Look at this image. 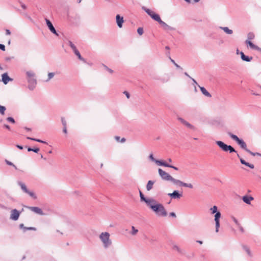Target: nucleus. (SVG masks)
I'll return each mask as SVG.
<instances>
[{
  "label": "nucleus",
  "instance_id": "f257e3e1",
  "mask_svg": "<svg viewBox=\"0 0 261 261\" xmlns=\"http://www.w3.org/2000/svg\"><path fill=\"white\" fill-rule=\"evenodd\" d=\"M142 9L148 15H149L152 19L158 21L162 26L164 30H174V29L169 25H168L166 23L162 21L160 17V16L155 13L153 11L151 10L146 8L145 7H142Z\"/></svg>",
  "mask_w": 261,
  "mask_h": 261
},
{
  "label": "nucleus",
  "instance_id": "f03ea898",
  "mask_svg": "<svg viewBox=\"0 0 261 261\" xmlns=\"http://www.w3.org/2000/svg\"><path fill=\"white\" fill-rule=\"evenodd\" d=\"M210 211H211V213L212 214H215V216H214L215 217L214 221L215 222V224H216V232H218L219 231V229L220 226V219L221 216V213L220 212L218 211V207L216 205H214L213 207H212L210 209Z\"/></svg>",
  "mask_w": 261,
  "mask_h": 261
},
{
  "label": "nucleus",
  "instance_id": "7ed1b4c3",
  "mask_svg": "<svg viewBox=\"0 0 261 261\" xmlns=\"http://www.w3.org/2000/svg\"><path fill=\"white\" fill-rule=\"evenodd\" d=\"M151 210L159 217H166L167 216V213L164 205L159 202L153 206V209Z\"/></svg>",
  "mask_w": 261,
  "mask_h": 261
},
{
  "label": "nucleus",
  "instance_id": "20e7f679",
  "mask_svg": "<svg viewBox=\"0 0 261 261\" xmlns=\"http://www.w3.org/2000/svg\"><path fill=\"white\" fill-rule=\"evenodd\" d=\"M110 234L108 232H101L99 235V239L102 242L104 248H107L112 244V241L110 238Z\"/></svg>",
  "mask_w": 261,
  "mask_h": 261
},
{
  "label": "nucleus",
  "instance_id": "39448f33",
  "mask_svg": "<svg viewBox=\"0 0 261 261\" xmlns=\"http://www.w3.org/2000/svg\"><path fill=\"white\" fill-rule=\"evenodd\" d=\"M216 144L224 151L229 153L236 152V150L231 146L228 145L221 141H217Z\"/></svg>",
  "mask_w": 261,
  "mask_h": 261
},
{
  "label": "nucleus",
  "instance_id": "423d86ee",
  "mask_svg": "<svg viewBox=\"0 0 261 261\" xmlns=\"http://www.w3.org/2000/svg\"><path fill=\"white\" fill-rule=\"evenodd\" d=\"M228 135L232 139L236 141L242 148L246 151L248 149L246 143L243 140L239 139L236 135L230 132L228 133Z\"/></svg>",
  "mask_w": 261,
  "mask_h": 261
},
{
  "label": "nucleus",
  "instance_id": "0eeeda50",
  "mask_svg": "<svg viewBox=\"0 0 261 261\" xmlns=\"http://www.w3.org/2000/svg\"><path fill=\"white\" fill-rule=\"evenodd\" d=\"M170 181H171L173 184H174L175 185H178L179 186H183V187H187V188H189L190 189H192L193 188V186L191 184H187V183L184 182L180 181V180L176 179L173 177H172Z\"/></svg>",
  "mask_w": 261,
  "mask_h": 261
},
{
  "label": "nucleus",
  "instance_id": "6e6552de",
  "mask_svg": "<svg viewBox=\"0 0 261 261\" xmlns=\"http://www.w3.org/2000/svg\"><path fill=\"white\" fill-rule=\"evenodd\" d=\"M158 172L160 176L163 180L170 181L172 177L169 173L161 169H159Z\"/></svg>",
  "mask_w": 261,
  "mask_h": 261
},
{
  "label": "nucleus",
  "instance_id": "1a4fd4ad",
  "mask_svg": "<svg viewBox=\"0 0 261 261\" xmlns=\"http://www.w3.org/2000/svg\"><path fill=\"white\" fill-rule=\"evenodd\" d=\"M145 203L147 206L152 210L153 209V206H154L159 202L152 198H148L145 201Z\"/></svg>",
  "mask_w": 261,
  "mask_h": 261
},
{
  "label": "nucleus",
  "instance_id": "9d476101",
  "mask_svg": "<svg viewBox=\"0 0 261 261\" xmlns=\"http://www.w3.org/2000/svg\"><path fill=\"white\" fill-rule=\"evenodd\" d=\"M45 20L46 23V25L48 27L49 30L50 31V32L57 36H58L59 34L57 32L56 29H55L54 27L53 26L52 23L50 21V20H49L47 18H45Z\"/></svg>",
  "mask_w": 261,
  "mask_h": 261
},
{
  "label": "nucleus",
  "instance_id": "9b49d317",
  "mask_svg": "<svg viewBox=\"0 0 261 261\" xmlns=\"http://www.w3.org/2000/svg\"><path fill=\"white\" fill-rule=\"evenodd\" d=\"M28 209L34 212L35 214L40 215H44V213L41 208L37 206H29L28 207Z\"/></svg>",
  "mask_w": 261,
  "mask_h": 261
},
{
  "label": "nucleus",
  "instance_id": "f8f14e48",
  "mask_svg": "<svg viewBox=\"0 0 261 261\" xmlns=\"http://www.w3.org/2000/svg\"><path fill=\"white\" fill-rule=\"evenodd\" d=\"M19 215L20 213L16 209H14L11 211L10 219L16 221L18 219Z\"/></svg>",
  "mask_w": 261,
  "mask_h": 261
},
{
  "label": "nucleus",
  "instance_id": "ddd939ff",
  "mask_svg": "<svg viewBox=\"0 0 261 261\" xmlns=\"http://www.w3.org/2000/svg\"><path fill=\"white\" fill-rule=\"evenodd\" d=\"M168 196L172 199H180L182 197V194L178 193L177 191H174L172 193H169Z\"/></svg>",
  "mask_w": 261,
  "mask_h": 261
},
{
  "label": "nucleus",
  "instance_id": "4468645a",
  "mask_svg": "<svg viewBox=\"0 0 261 261\" xmlns=\"http://www.w3.org/2000/svg\"><path fill=\"white\" fill-rule=\"evenodd\" d=\"M2 80L5 84H7L10 81H12L13 79L10 78L7 73H4L2 75Z\"/></svg>",
  "mask_w": 261,
  "mask_h": 261
},
{
  "label": "nucleus",
  "instance_id": "2eb2a0df",
  "mask_svg": "<svg viewBox=\"0 0 261 261\" xmlns=\"http://www.w3.org/2000/svg\"><path fill=\"white\" fill-rule=\"evenodd\" d=\"M116 19L118 27L119 28H121L122 27L123 23L124 22L123 17L118 14L116 16Z\"/></svg>",
  "mask_w": 261,
  "mask_h": 261
},
{
  "label": "nucleus",
  "instance_id": "dca6fc26",
  "mask_svg": "<svg viewBox=\"0 0 261 261\" xmlns=\"http://www.w3.org/2000/svg\"><path fill=\"white\" fill-rule=\"evenodd\" d=\"M28 82L29 83V88L31 90H33L36 84V80L34 77L29 79Z\"/></svg>",
  "mask_w": 261,
  "mask_h": 261
},
{
  "label": "nucleus",
  "instance_id": "f3484780",
  "mask_svg": "<svg viewBox=\"0 0 261 261\" xmlns=\"http://www.w3.org/2000/svg\"><path fill=\"white\" fill-rule=\"evenodd\" d=\"M237 156L238 158L240 159V162L241 163V164H242L247 167H249L251 169H253L254 168V166L253 164H251L248 162H246L244 160H243L242 158H241V156H240V155L239 154H237Z\"/></svg>",
  "mask_w": 261,
  "mask_h": 261
},
{
  "label": "nucleus",
  "instance_id": "a211bd4d",
  "mask_svg": "<svg viewBox=\"0 0 261 261\" xmlns=\"http://www.w3.org/2000/svg\"><path fill=\"white\" fill-rule=\"evenodd\" d=\"M243 250L246 253L248 256L249 257H252L253 256V253L251 251L250 248L246 245H243L242 246Z\"/></svg>",
  "mask_w": 261,
  "mask_h": 261
},
{
  "label": "nucleus",
  "instance_id": "6ab92c4d",
  "mask_svg": "<svg viewBox=\"0 0 261 261\" xmlns=\"http://www.w3.org/2000/svg\"><path fill=\"white\" fill-rule=\"evenodd\" d=\"M178 120L181 122V123H182L183 124H184L187 127H188V128H189L190 129H194V126H193L192 124L189 123L188 122H187L186 120H185L184 119H182L181 118H179Z\"/></svg>",
  "mask_w": 261,
  "mask_h": 261
},
{
  "label": "nucleus",
  "instance_id": "aec40b11",
  "mask_svg": "<svg viewBox=\"0 0 261 261\" xmlns=\"http://www.w3.org/2000/svg\"><path fill=\"white\" fill-rule=\"evenodd\" d=\"M149 158L150 160H151L152 161L155 162L159 166H163L164 164V162L162 161L157 160L155 159L153 157V155L152 154H150L149 156Z\"/></svg>",
  "mask_w": 261,
  "mask_h": 261
},
{
  "label": "nucleus",
  "instance_id": "412c9836",
  "mask_svg": "<svg viewBox=\"0 0 261 261\" xmlns=\"http://www.w3.org/2000/svg\"><path fill=\"white\" fill-rule=\"evenodd\" d=\"M242 200L246 204H250L251 201L253 200V198L252 196L245 195L242 197Z\"/></svg>",
  "mask_w": 261,
  "mask_h": 261
},
{
  "label": "nucleus",
  "instance_id": "4be33fe9",
  "mask_svg": "<svg viewBox=\"0 0 261 261\" xmlns=\"http://www.w3.org/2000/svg\"><path fill=\"white\" fill-rule=\"evenodd\" d=\"M199 87L202 92V93L207 97H211V94L206 90V89L203 87L199 86Z\"/></svg>",
  "mask_w": 261,
  "mask_h": 261
},
{
  "label": "nucleus",
  "instance_id": "5701e85b",
  "mask_svg": "<svg viewBox=\"0 0 261 261\" xmlns=\"http://www.w3.org/2000/svg\"><path fill=\"white\" fill-rule=\"evenodd\" d=\"M246 43L248 45L250 48H252V49H256V50H259V48L256 46L255 45L253 44L251 41L250 40H246V41H245Z\"/></svg>",
  "mask_w": 261,
  "mask_h": 261
},
{
  "label": "nucleus",
  "instance_id": "b1692460",
  "mask_svg": "<svg viewBox=\"0 0 261 261\" xmlns=\"http://www.w3.org/2000/svg\"><path fill=\"white\" fill-rule=\"evenodd\" d=\"M220 29L222 30L227 34L231 35L233 33V31L231 29H229L228 27H220Z\"/></svg>",
  "mask_w": 261,
  "mask_h": 261
},
{
  "label": "nucleus",
  "instance_id": "393cba45",
  "mask_svg": "<svg viewBox=\"0 0 261 261\" xmlns=\"http://www.w3.org/2000/svg\"><path fill=\"white\" fill-rule=\"evenodd\" d=\"M240 55H241V59L243 60V61H246V62H250L252 58V57H249L248 56H246L244 55V54L243 53V52H241L240 53Z\"/></svg>",
  "mask_w": 261,
  "mask_h": 261
},
{
  "label": "nucleus",
  "instance_id": "a878e982",
  "mask_svg": "<svg viewBox=\"0 0 261 261\" xmlns=\"http://www.w3.org/2000/svg\"><path fill=\"white\" fill-rule=\"evenodd\" d=\"M154 182L152 180H149L146 185V190L148 191L151 190L153 188V185Z\"/></svg>",
  "mask_w": 261,
  "mask_h": 261
},
{
  "label": "nucleus",
  "instance_id": "bb28decb",
  "mask_svg": "<svg viewBox=\"0 0 261 261\" xmlns=\"http://www.w3.org/2000/svg\"><path fill=\"white\" fill-rule=\"evenodd\" d=\"M18 185L20 186L21 189L24 192H25V193L28 192V189H27V186L24 183L20 181H18Z\"/></svg>",
  "mask_w": 261,
  "mask_h": 261
},
{
  "label": "nucleus",
  "instance_id": "cd10ccee",
  "mask_svg": "<svg viewBox=\"0 0 261 261\" xmlns=\"http://www.w3.org/2000/svg\"><path fill=\"white\" fill-rule=\"evenodd\" d=\"M26 74L27 75L28 79L33 78L35 76L34 73L32 71H27L26 72Z\"/></svg>",
  "mask_w": 261,
  "mask_h": 261
},
{
  "label": "nucleus",
  "instance_id": "c85d7f7f",
  "mask_svg": "<svg viewBox=\"0 0 261 261\" xmlns=\"http://www.w3.org/2000/svg\"><path fill=\"white\" fill-rule=\"evenodd\" d=\"M68 44L70 46V47L72 48V49L73 50V51L74 52H75L76 50H77L76 46L71 41H68Z\"/></svg>",
  "mask_w": 261,
  "mask_h": 261
},
{
  "label": "nucleus",
  "instance_id": "c756f323",
  "mask_svg": "<svg viewBox=\"0 0 261 261\" xmlns=\"http://www.w3.org/2000/svg\"><path fill=\"white\" fill-rule=\"evenodd\" d=\"M27 138L28 139L33 140V141H35L38 142H40V143H42L47 144V143L46 142H45L44 141H42V140H41L40 139L33 138H31V137H28Z\"/></svg>",
  "mask_w": 261,
  "mask_h": 261
},
{
  "label": "nucleus",
  "instance_id": "7c9ffc66",
  "mask_svg": "<svg viewBox=\"0 0 261 261\" xmlns=\"http://www.w3.org/2000/svg\"><path fill=\"white\" fill-rule=\"evenodd\" d=\"M28 195H29L31 197H32L33 199H36L37 196L36 194L32 191H28V192L26 193Z\"/></svg>",
  "mask_w": 261,
  "mask_h": 261
},
{
  "label": "nucleus",
  "instance_id": "2f4dec72",
  "mask_svg": "<svg viewBox=\"0 0 261 261\" xmlns=\"http://www.w3.org/2000/svg\"><path fill=\"white\" fill-rule=\"evenodd\" d=\"M6 108L5 106L0 105V114L2 115H5Z\"/></svg>",
  "mask_w": 261,
  "mask_h": 261
},
{
  "label": "nucleus",
  "instance_id": "473e14b6",
  "mask_svg": "<svg viewBox=\"0 0 261 261\" xmlns=\"http://www.w3.org/2000/svg\"><path fill=\"white\" fill-rule=\"evenodd\" d=\"M138 232V230L136 229L134 226H132V231L130 232L131 234L133 236H135Z\"/></svg>",
  "mask_w": 261,
  "mask_h": 261
},
{
  "label": "nucleus",
  "instance_id": "72a5a7b5",
  "mask_svg": "<svg viewBox=\"0 0 261 261\" xmlns=\"http://www.w3.org/2000/svg\"><path fill=\"white\" fill-rule=\"evenodd\" d=\"M164 165H163V166L167 167H170V168L174 169L175 170H178V168L177 167L172 166V165H170L165 162L164 163Z\"/></svg>",
  "mask_w": 261,
  "mask_h": 261
},
{
  "label": "nucleus",
  "instance_id": "f704fd0d",
  "mask_svg": "<svg viewBox=\"0 0 261 261\" xmlns=\"http://www.w3.org/2000/svg\"><path fill=\"white\" fill-rule=\"evenodd\" d=\"M246 151L247 152H248L249 153H250V154H251L252 155H253V156L258 155V156H261V154L260 153H258V152L254 153V152L251 151L248 149L246 150Z\"/></svg>",
  "mask_w": 261,
  "mask_h": 261
},
{
  "label": "nucleus",
  "instance_id": "c9c22d12",
  "mask_svg": "<svg viewBox=\"0 0 261 261\" xmlns=\"http://www.w3.org/2000/svg\"><path fill=\"white\" fill-rule=\"evenodd\" d=\"M55 75L54 72H49L48 73V79L46 80V82H48Z\"/></svg>",
  "mask_w": 261,
  "mask_h": 261
},
{
  "label": "nucleus",
  "instance_id": "e433bc0d",
  "mask_svg": "<svg viewBox=\"0 0 261 261\" xmlns=\"http://www.w3.org/2000/svg\"><path fill=\"white\" fill-rule=\"evenodd\" d=\"M74 54L77 56L78 58L80 60H82V61H83L84 59L82 57L80 52L78 51V50H76L75 52H74Z\"/></svg>",
  "mask_w": 261,
  "mask_h": 261
},
{
  "label": "nucleus",
  "instance_id": "4c0bfd02",
  "mask_svg": "<svg viewBox=\"0 0 261 261\" xmlns=\"http://www.w3.org/2000/svg\"><path fill=\"white\" fill-rule=\"evenodd\" d=\"M247 40H250L254 38V35L252 33H249L247 36Z\"/></svg>",
  "mask_w": 261,
  "mask_h": 261
},
{
  "label": "nucleus",
  "instance_id": "58836bf2",
  "mask_svg": "<svg viewBox=\"0 0 261 261\" xmlns=\"http://www.w3.org/2000/svg\"><path fill=\"white\" fill-rule=\"evenodd\" d=\"M140 199L141 200V201H143L144 202H145V201L147 200V198H145L143 194H142V193L140 191Z\"/></svg>",
  "mask_w": 261,
  "mask_h": 261
},
{
  "label": "nucleus",
  "instance_id": "ea45409f",
  "mask_svg": "<svg viewBox=\"0 0 261 261\" xmlns=\"http://www.w3.org/2000/svg\"><path fill=\"white\" fill-rule=\"evenodd\" d=\"M5 162H6V164L7 165H10V166H12L13 167H14L15 169H17L16 166L14 164H13L12 162L8 161L7 160L5 161Z\"/></svg>",
  "mask_w": 261,
  "mask_h": 261
},
{
  "label": "nucleus",
  "instance_id": "a19ab883",
  "mask_svg": "<svg viewBox=\"0 0 261 261\" xmlns=\"http://www.w3.org/2000/svg\"><path fill=\"white\" fill-rule=\"evenodd\" d=\"M6 120L10 122V123H15V120L14 119V118H13L12 117H8Z\"/></svg>",
  "mask_w": 261,
  "mask_h": 261
},
{
  "label": "nucleus",
  "instance_id": "79ce46f5",
  "mask_svg": "<svg viewBox=\"0 0 261 261\" xmlns=\"http://www.w3.org/2000/svg\"><path fill=\"white\" fill-rule=\"evenodd\" d=\"M137 32L139 34V35H142L143 34V29L142 28H139L138 29H137Z\"/></svg>",
  "mask_w": 261,
  "mask_h": 261
},
{
  "label": "nucleus",
  "instance_id": "37998d69",
  "mask_svg": "<svg viewBox=\"0 0 261 261\" xmlns=\"http://www.w3.org/2000/svg\"><path fill=\"white\" fill-rule=\"evenodd\" d=\"M231 219L237 226H240V223L235 217H231Z\"/></svg>",
  "mask_w": 261,
  "mask_h": 261
},
{
  "label": "nucleus",
  "instance_id": "c03bdc74",
  "mask_svg": "<svg viewBox=\"0 0 261 261\" xmlns=\"http://www.w3.org/2000/svg\"><path fill=\"white\" fill-rule=\"evenodd\" d=\"M170 60L171 61L172 63H173L174 64V65L178 68H180V69H182L180 66H179L177 64H176L175 63V62L174 61V60H173V59H172L171 58H170Z\"/></svg>",
  "mask_w": 261,
  "mask_h": 261
},
{
  "label": "nucleus",
  "instance_id": "a18cd8bd",
  "mask_svg": "<svg viewBox=\"0 0 261 261\" xmlns=\"http://www.w3.org/2000/svg\"><path fill=\"white\" fill-rule=\"evenodd\" d=\"M24 229L25 230H36V228L35 227H24Z\"/></svg>",
  "mask_w": 261,
  "mask_h": 261
},
{
  "label": "nucleus",
  "instance_id": "49530a36",
  "mask_svg": "<svg viewBox=\"0 0 261 261\" xmlns=\"http://www.w3.org/2000/svg\"><path fill=\"white\" fill-rule=\"evenodd\" d=\"M61 121L64 127L66 126L67 123L64 118H62Z\"/></svg>",
  "mask_w": 261,
  "mask_h": 261
},
{
  "label": "nucleus",
  "instance_id": "de8ad7c7",
  "mask_svg": "<svg viewBox=\"0 0 261 261\" xmlns=\"http://www.w3.org/2000/svg\"><path fill=\"white\" fill-rule=\"evenodd\" d=\"M0 49L5 51V46L4 44H0Z\"/></svg>",
  "mask_w": 261,
  "mask_h": 261
},
{
  "label": "nucleus",
  "instance_id": "09e8293b",
  "mask_svg": "<svg viewBox=\"0 0 261 261\" xmlns=\"http://www.w3.org/2000/svg\"><path fill=\"white\" fill-rule=\"evenodd\" d=\"M123 93L125 95L127 98H129L130 97V95L129 93L126 91H124Z\"/></svg>",
  "mask_w": 261,
  "mask_h": 261
},
{
  "label": "nucleus",
  "instance_id": "8fccbe9b",
  "mask_svg": "<svg viewBox=\"0 0 261 261\" xmlns=\"http://www.w3.org/2000/svg\"><path fill=\"white\" fill-rule=\"evenodd\" d=\"M170 216L175 218L176 217V214L174 212H171L169 214Z\"/></svg>",
  "mask_w": 261,
  "mask_h": 261
},
{
  "label": "nucleus",
  "instance_id": "3c124183",
  "mask_svg": "<svg viewBox=\"0 0 261 261\" xmlns=\"http://www.w3.org/2000/svg\"><path fill=\"white\" fill-rule=\"evenodd\" d=\"M39 151V148H33L32 149V151H34L36 153H38V151Z\"/></svg>",
  "mask_w": 261,
  "mask_h": 261
},
{
  "label": "nucleus",
  "instance_id": "603ef678",
  "mask_svg": "<svg viewBox=\"0 0 261 261\" xmlns=\"http://www.w3.org/2000/svg\"><path fill=\"white\" fill-rule=\"evenodd\" d=\"M6 34L7 35H10L11 34V32L9 30L6 29Z\"/></svg>",
  "mask_w": 261,
  "mask_h": 261
},
{
  "label": "nucleus",
  "instance_id": "864d4df0",
  "mask_svg": "<svg viewBox=\"0 0 261 261\" xmlns=\"http://www.w3.org/2000/svg\"><path fill=\"white\" fill-rule=\"evenodd\" d=\"M21 6L24 10L27 9V6L23 3H21Z\"/></svg>",
  "mask_w": 261,
  "mask_h": 261
},
{
  "label": "nucleus",
  "instance_id": "5fc2aeb1",
  "mask_svg": "<svg viewBox=\"0 0 261 261\" xmlns=\"http://www.w3.org/2000/svg\"><path fill=\"white\" fill-rule=\"evenodd\" d=\"M106 69L110 73H112L113 72V71L112 69L108 68L107 67H106Z\"/></svg>",
  "mask_w": 261,
  "mask_h": 261
},
{
  "label": "nucleus",
  "instance_id": "6e6d98bb",
  "mask_svg": "<svg viewBox=\"0 0 261 261\" xmlns=\"http://www.w3.org/2000/svg\"><path fill=\"white\" fill-rule=\"evenodd\" d=\"M4 126L6 128H7V129H9V130H10V126H9L8 125H7V124H4Z\"/></svg>",
  "mask_w": 261,
  "mask_h": 261
},
{
  "label": "nucleus",
  "instance_id": "4d7b16f0",
  "mask_svg": "<svg viewBox=\"0 0 261 261\" xmlns=\"http://www.w3.org/2000/svg\"><path fill=\"white\" fill-rule=\"evenodd\" d=\"M63 131V132H64V133H65V134H66V133H67V126H65V127H64Z\"/></svg>",
  "mask_w": 261,
  "mask_h": 261
},
{
  "label": "nucleus",
  "instance_id": "13d9d810",
  "mask_svg": "<svg viewBox=\"0 0 261 261\" xmlns=\"http://www.w3.org/2000/svg\"><path fill=\"white\" fill-rule=\"evenodd\" d=\"M239 228H240V230L242 231V232H244V229L241 226V225L240 224V226H238Z\"/></svg>",
  "mask_w": 261,
  "mask_h": 261
},
{
  "label": "nucleus",
  "instance_id": "bf43d9fd",
  "mask_svg": "<svg viewBox=\"0 0 261 261\" xmlns=\"http://www.w3.org/2000/svg\"><path fill=\"white\" fill-rule=\"evenodd\" d=\"M16 147L20 149H23V147L22 146H21V145H17Z\"/></svg>",
  "mask_w": 261,
  "mask_h": 261
},
{
  "label": "nucleus",
  "instance_id": "052dcab7",
  "mask_svg": "<svg viewBox=\"0 0 261 261\" xmlns=\"http://www.w3.org/2000/svg\"><path fill=\"white\" fill-rule=\"evenodd\" d=\"M115 138L117 141L119 142L120 141V137L116 136Z\"/></svg>",
  "mask_w": 261,
  "mask_h": 261
},
{
  "label": "nucleus",
  "instance_id": "680f3d73",
  "mask_svg": "<svg viewBox=\"0 0 261 261\" xmlns=\"http://www.w3.org/2000/svg\"><path fill=\"white\" fill-rule=\"evenodd\" d=\"M126 139L124 138H123L121 139L120 142L123 143L125 141Z\"/></svg>",
  "mask_w": 261,
  "mask_h": 261
},
{
  "label": "nucleus",
  "instance_id": "e2e57ef3",
  "mask_svg": "<svg viewBox=\"0 0 261 261\" xmlns=\"http://www.w3.org/2000/svg\"><path fill=\"white\" fill-rule=\"evenodd\" d=\"M192 79V80L193 81V82H194V83L196 85H197V83L196 82V81L193 78H191Z\"/></svg>",
  "mask_w": 261,
  "mask_h": 261
},
{
  "label": "nucleus",
  "instance_id": "0e129e2a",
  "mask_svg": "<svg viewBox=\"0 0 261 261\" xmlns=\"http://www.w3.org/2000/svg\"><path fill=\"white\" fill-rule=\"evenodd\" d=\"M19 227H20V228H23V229H24V227H25L24 226V225H23V224H20Z\"/></svg>",
  "mask_w": 261,
  "mask_h": 261
},
{
  "label": "nucleus",
  "instance_id": "69168bd1",
  "mask_svg": "<svg viewBox=\"0 0 261 261\" xmlns=\"http://www.w3.org/2000/svg\"><path fill=\"white\" fill-rule=\"evenodd\" d=\"M32 149H33V148H32L29 147V148H28V151H32Z\"/></svg>",
  "mask_w": 261,
  "mask_h": 261
},
{
  "label": "nucleus",
  "instance_id": "338daca9",
  "mask_svg": "<svg viewBox=\"0 0 261 261\" xmlns=\"http://www.w3.org/2000/svg\"><path fill=\"white\" fill-rule=\"evenodd\" d=\"M185 74L186 76H188L189 77H190V79L191 78V76H190V75H189L187 72H185Z\"/></svg>",
  "mask_w": 261,
  "mask_h": 261
},
{
  "label": "nucleus",
  "instance_id": "774afa93",
  "mask_svg": "<svg viewBox=\"0 0 261 261\" xmlns=\"http://www.w3.org/2000/svg\"><path fill=\"white\" fill-rule=\"evenodd\" d=\"M168 161L169 163H171V162H172V160H171V159H168Z\"/></svg>",
  "mask_w": 261,
  "mask_h": 261
}]
</instances>
